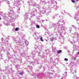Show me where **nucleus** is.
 Returning a JSON list of instances; mask_svg holds the SVG:
<instances>
[{
    "mask_svg": "<svg viewBox=\"0 0 79 79\" xmlns=\"http://www.w3.org/2000/svg\"><path fill=\"white\" fill-rule=\"evenodd\" d=\"M61 52H62V51H61V50H59L58 51V53H60Z\"/></svg>",
    "mask_w": 79,
    "mask_h": 79,
    "instance_id": "nucleus-1",
    "label": "nucleus"
},
{
    "mask_svg": "<svg viewBox=\"0 0 79 79\" xmlns=\"http://www.w3.org/2000/svg\"><path fill=\"white\" fill-rule=\"evenodd\" d=\"M15 30L16 31H18V30H19V28L18 27H17L15 28Z\"/></svg>",
    "mask_w": 79,
    "mask_h": 79,
    "instance_id": "nucleus-2",
    "label": "nucleus"
},
{
    "mask_svg": "<svg viewBox=\"0 0 79 79\" xmlns=\"http://www.w3.org/2000/svg\"><path fill=\"white\" fill-rule=\"evenodd\" d=\"M36 27L37 28H40V26H39V25H36Z\"/></svg>",
    "mask_w": 79,
    "mask_h": 79,
    "instance_id": "nucleus-3",
    "label": "nucleus"
},
{
    "mask_svg": "<svg viewBox=\"0 0 79 79\" xmlns=\"http://www.w3.org/2000/svg\"><path fill=\"white\" fill-rule=\"evenodd\" d=\"M40 40H41V41H42V42H44V40H43V39H42V37L40 38Z\"/></svg>",
    "mask_w": 79,
    "mask_h": 79,
    "instance_id": "nucleus-4",
    "label": "nucleus"
},
{
    "mask_svg": "<svg viewBox=\"0 0 79 79\" xmlns=\"http://www.w3.org/2000/svg\"><path fill=\"white\" fill-rule=\"evenodd\" d=\"M64 60L65 61H68V59L67 58H65L64 59Z\"/></svg>",
    "mask_w": 79,
    "mask_h": 79,
    "instance_id": "nucleus-5",
    "label": "nucleus"
},
{
    "mask_svg": "<svg viewBox=\"0 0 79 79\" xmlns=\"http://www.w3.org/2000/svg\"><path fill=\"white\" fill-rule=\"evenodd\" d=\"M20 75H23V72H21L20 73Z\"/></svg>",
    "mask_w": 79,
    "mask_h": 79,
    "instance_id": "nucleus-6",
    "label": "nucleus"
},
{
    "mask_svg": "<svg viewBox=\"0 0 79 79\" xmlns=\"http://www.w3.org/2000/svg\"><path fill=\"white\" fill-rule=\"evenodd\" d=\"M72 2H73V3H75V1H74V0H72Z\"/></svg>",
    "mask_w": 79,
    "mask_h": 79,
    "instance_id": "nucleus-7",
    "label": "nucleus"
},
{
    "mask_svg": "<svg viewBox=\"0 0 79 79\" xmlns=\"http://www.w3.org/2000/svg\"><path fill=\"white\" fill-rule=\"evenodd\" d=\"M51 40L52 41H53V39H51Z\"/></svg>",
    "mask_w": 79,
    "mask_h": 79,
    "instance_id": "nucleus-8",
    "label": "nucleus"
},
{
    "mask_svg": "<svg viewBox=\"0 0 79 79\" xmlns=\"http://www.w3.org/2000/svg\"><path fill=\"white\" fill-rule=\"evenodd\" d=\"M0 19H2V18L0 17Z\"/></svg>",
    "mask_w": 79,
    "mask_h": 79,
    "instance_id": "nucleus-9",
    "label": "nucleus"
},
{
    "mask_svg": "<svg viewBox=\"0 0 79 79\" xmlns=\"http://www.w3.org/2000/svg\"><path fill=\"white\" fill-rule=\"evenodd\" d=\"M77 1H79V0H76Z\"/></svg>",
    "mask_w": 79,
    "mask_h": 79,
    "instance_id": "nucleus-10",
    "label": "nucleus"
}]
</instances>
